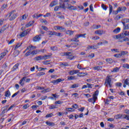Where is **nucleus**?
<instances>
[{
	"label": "nucleus",
	"instance_id": "27",
	"mask_svg": "<svg viewBox=\"0 0 129 129\" xmlns=\"http://www.w3.org/2000/svg\"><path fill=\"white\" fill-rule=\"evenodd\" d=\"M66 110L67 111H70L71 112H73L74 111H75V109H74V108H66Z\"/></svg>",
	"mask_w": 129,
	"mask_h": 129
},
{
	"label": "nucleus",
	"instance_id": "28",
	"mask_svg": "<svg viewBox=\"0 0 129 129\" xmlns=\"http://www.w3.org/2000/svg\"><path fill=\"white\" fill-rule=\"evenodd\" d=\"M23 44V43L22 42H19V43H18L16 45L15 48H14V50H17V49H18V48H20V46H22V45Z\"/></svg>",
	"mask_w": 129,
	"mask_h": 129
},
{
	"label": "nucleus",
	"instance_id": "38",
	"mask_svg": "<svg viewBox=\"0 0 129 129\" xmlns=\"http://www.w3.org/2000/svg\"><path fill=\"white\" fill-rule=\"evenodd\" d=\"M79 87V84H74L72 85L71 88H76Z\"/></svg>",
	"mask_w": 129,
	"mask_h": 129
},
{
	"label": "nucleus",
	"instance_id": "42",
	"mask_svg": "<svg viewBox=\"0 0 129 129\" xmlns=\"http://www.w3.org/2000/svg\"><path fill=\"white\" fill-rule=\"evenodd\" d=\"M41 23L42 24H44L45 25H47L48 24V22L45 19H41L40 20Z\"/></svg>",
	"mask_w": 129,
	"mask_h": 129
},
{
	"label": "nucleus",
	"instance_id": "15",
	"mask_svg": "<svg viewBox=\"0 0 129 129\" xmlns=\"http://www.w3.org/2000/svg\"><path fill=\"white\" fill-rule=\"evenodd\" d=\"M86 75H87V73H80L79 72V74H77V76H79V77H83L84 76H86Z\"/></svg>",
	"mask_w": 129,
	"mask_h": 129
},
{
	"label": "nucleus",
	"instance_id": "2",
	"mask_svg": "<svg viewBox=\"0 0 129 129\" xmlns=\"http://www.w3.org/2000/svg\"><path fill=\"white\" fill-rule=\"evenodd\" d=\"M8 16L9 18V21H14V20L17 18V13H16V10H13L10 12L6 16V17Z\"/></svg>",
	"mask_w": 129,
	"mask_h": 129
},
{
	"label": "nucleus",
	"instance_id": "57",
	"mask_svg": "<svg viewBox=\"0 0 129 129\" xmlns=\"http://www.w3.org/2000/svg\"><path fill=\"white\" fill-rule=\"evenodd\" d=\"M56 29L61 31H63V30H64V28H63V27L62 26H57Z\"/></svg>",
	"mask_w": 129,
	"mask_h": 129
},
{
	"label": "nucleus",
	"instance_id": "55",
	"mask_svg": "<svg viewBox=\"0 0 129 129\" xmlns=\"http://www.w3.org/2000/svg\"><path fill=\"white\" fill-rule=\"evenodd\" d=\"M123 34L124 37L125 36H129V31H125L123 32Z\"/></svg>",
	"mask_w": 129,
	"mask_h": 129
},
{
	"label": "nucleus",
	"instance_id": "53",
	"mask_svg": "<svg viewBox=\"0 0 129 129\" xmlns=\"http://www.w3.org/2000/svg\"><path fill=\"white\" fill-rule=\"evenodd\" d=\"M88 57L90 58V59H92V58L94 57V53H91L89 54Z\"/></svg>",
	"mask_w": 129,
	"mask_h": 129
},
{
	"label": "nucleus",
	"instance_id": "30",
	"mask_svg": "<svg viewBox=\"0 0 129 129\" xmlns=\"http://www.w3.org/2000/svg\"><path fill=\"white\" fill-rule=\"evenodd\" d=\"M47 34L48 35H49V36H54L55 35V31H47Z\"/></svg>",
	"mask_w": 129,
	"mask_h": 129
},
{
	"label": "nucleus",
	"instance_id": "56",
	"mask_svg": "<svg viewBox=\"0 0 129 129\" xmlns=\"http://www.w3.org/2000/svg\"><path fill=\"white\" fill-rule=\"evenodd\" d=\"M129 78L126 79L124 82V84H125L126 85H129Z\"/></svg>",
	"mask_w": 129,
	"mask_h": 129
},
{
	"label": "nucleus",
	"instance_id": "62",
	"mask_svg": "<svg viewBox=\"0 0 129 129\" xmlns=\"http://www.w3.org/2000/svg\"><path fill=\"white\" fill-rule=\"evenodd\" d=\"M53 116V113H50L48 114L45 116V117L48 118V117H52Z\"/></svg>",
	"mask_w": 129,
	"mask_h": 129
},
{
	"label": "nucleus",
	"instance_id": "9",
	"mask_svg": "<svg viewBox=\"0 0 129 129\" xmlns=\"http://www.w3.org/2000/svg\"><path fill=\"white\" fill-rule=\"evenodd\" d=\"M9 29V25L6 24L4 25L2 28L1 29L0 31H1L2 33H4L6 30H8Z\"/></svg>",
	"mask_w": 129,
	"mask_h": 129
},
{
	"label": "nucleus",
	"instance_id": "6",
	"mask_svg": "<svg viewBox=\"0 0 129 129\" xmlns=\"http://www.w3.org/2000/svg\"><path fill=\"white\" fill-rule=\"evenodd\" d=\"M67 9H68L69 10H72L73 11H76L77 10V7L74 6H72L71 5L67 3Z\"/></svg>",
	"mask_w": 129,
	"mask_h": 129
},
{
	"label": "nucleus",
	"instance_id": "23",
	"mask_svg": "<svg viewBox=\"0 0 129 129\" xmlns=\"http://www.w3.org/2000/svg\"><path fill=\"white\" fill-rule=\"evenodd\" d=\"M77 35L78 36V38H86V33H84V34H77Z\"/></svg>",
	"mask_w": 129,
	"mask_h": 129
},
{
	"label": "nucleus",
	"instance_id": "13",
	"mask_svg": "<svg viewBox=\"0 0 129 129\" xmlns=\"http://www.w3.org/2000/svg\"><path fill=\"white\" fill-rule=\"evenodd\" d=\"M9 51L7 50L6 51L2 52L0 54V61L2 60L4 57L6 56V55H7V53H8Z\"/></svg>",
	"mask_w": 129,
	"mask_h": 129
},
{
	"label": "nucleus",
	"instance_id": "39",
	"mask_svg": "<svg viewBox=\"0 0 129 129\" xmlns=\"http://www.w3.org/2000/svg\"><path fill=\"white\" fill-rule=\"evenodd\" d=\"M31 55H37V54H38V50L37 49H35L34 50H33L31 52Z\"/></svg>",
	"mask_w": 129,
	"mask_h": 129
},
{
	"label": "nucleus",
	"instance_id": "60",
	"mask_svg": "<svg viewBox=\"0 0 129 129\" xmlns=\"http://www.w3.org/2000/svg\"><path fill=\"white\" fill-rule=\"evenodd\" d=\"M123 30H129V24H126V25L123 27Z\"/></svg>",
	"mask_w": 129,
	"mask_h": 129
},
{
	"label": "nucleus",
	"instance_id": "58",
	"mask_svg": "<svg viewBox=\"0 0 129 129\" xmlns=\"http://www.w3.org/2000/svg\"><path fill=\"white\" fill-rule=\"evenodd\" d=\"M123 68H126L127 69H129V64L127 63L123 64Z\"/></svg>",
	"mask_w": 129,
	"mask_h": 129
},
{
	"label": "nucleus",
	"instance_id": "1",
	"mask_svg": "<svg viewBox=\"0 0 129 129\" xmlns=\"http://www.w3.org/2000/svg\"><path fill=\"white\" fill-rule=\"evenodd\" d=\"M104 85L106 87L111 88L112 87V83H111V76L108 75L105 80Z\"/></svg>",
	"mask_w": 129,
	"mask_h": 129
},
{
	"label": "nucleus",
	"instance_id": "21",
	"mask_svg": "<svg viewBox=\"0 0 129 129\" xmlns=\"http://www.w3.org/2000/svg\"><path fill=\"white\" fill-rule=\"evenodd\" d=\"M118 9L119 12H124L126 11V7H118Z\"/></svg>",
	"mask_w": 129,
	"mask_h": 129
},
{
	"label": "nucleus",
	"instance_id": "16",
	"mask_svg": "<svg viewBox=\"0 0 129 129\" xmlns=\"http://www.w3.org/2000/svg\"><path fill=\"white\" fill-rule=\"evenodd\" d=\"M33 60L34 61H40V60H43V56L42 55H39L34 58Z\"/></svg>",
	"mask_w": 129,
	"mask_h": 129
},
{
	"label": "nucleus",
	"instance_id": "33",
	"mask_svg": "<svg viewBox=\"0 0 129 129\" xmlns=\"http://www.w3.org/2000/svg\"><path fill=\"white\" fill-rule=\"evenodd\" d=\"M54 36H57V37H62L63 34H62L61 33H57V32H55Z\"/></svg>",
	"mask_w": 129,
	"mask_h": 129
},
{
	"label": "nucleus",
	"instance_id": "11",
	"mask_svg": "<svg viewBox=\"0 0 129 129\" xmlns=\"http://www.w3.org/2000/svg\"><path fill=\"white\" fill-rule=\"evenodd\" d=\"M58 5V1L57 0H55L54 1H52L50 5H49V7L50 8H53V7H55V6H57Z\"/></svg>",
	"mask_w": 129,
	"mask_h": 129
},
{
	"label": "nucleus",
	"instance_id": "22",
	"mask_svg": "<svg viewBox=\"0 0 129 129\" xmlns=\"http://www.w3.org/2000/svg\"><path fill=\"white\" fill-rule=\"evenodd\" d=\"M120 32V28L117 27L113 31V33L114 34H118Z\"/></svg>",
	"mask_w": 129,
	"mask_h": 129
},
{
	"label": "nucleus",
	"instance_id": "41",
	"mask_svg": "<svg viewBox=\"0 0 129 129\" xmlns=\"http://www.w3.org/2000/svg\"><path fill=\"white\" fill-rule=\"evenodd\" d=\"M128 52L126 51H121L120 53L121 54V56H124L125 55H126V54H128Z\"/></svg>",
	"mask_w": 129,
	"mask_h": 129
},
{
	"label": "nucleus",
	"instance_id": "50",
	"mask_svg": "<svg viewBox=\"0 0 129 129\" xmlns=\"http://www.w3.org/2000/svg\"><path fill=\"white\" fill-rule=\"evenodd\" d=\"M60 8H61V9H64L65 10V9L67 8V5H66V6H65V4L63 3L61 5L59 6Z\"/></svg>",
	"mask_w": 129,
	"mask_h": 129
},
{
	"label": "nucleus",
	"instance_id": "63",
	"mask_svg": "<svg viewBox=\"0 0 129 129\" xmlns=\"http://www.w3.org/2000/svg\"><path fill=\"white\" fill-rule=\"evenodd\" d=\"M92 40H99V36H93L92 37Z\"/></svg>",
	"mask_w": 129,
	"mask_h": 129
},
{
	"label": "nucleus",
	"instance_id": "61",
	"mask_svg": "<svg viewBox=\"0 0 129 129\" xmlns=\"http://www.w3.org/2000/svg\"><path fill=\"white\" fill-rule=\"evenodd\" d=\"M49 109H54L55 108H56V106L54 105H51V106H50L49 107Z\"/></svg>",
	"mask_w": 129,
	"mask_h": 129
},
{
	"label": "nucleus",
	"instance_id": "14",
	"mask_svg": "<svg viewBox=\"0 0 129 129\" xmlns=\"http://www.w3.org/2000/svg\"><path fill=\"white\" fill-rule=\"evenodd\" d=\"M52 56V54L49 55H44L42 56V60H47V59H50Z\"/></svg>",
	"mask_w": 129,
	"mask_h": 129
},
{
	"label": "nucleus",
	"instance_id": "47",
	"mask_svg": "<svg viewBox=\"0 0 129 129\" xmlns=\"http://www.w3.org/2000/svg\"><path fill=\"white\" fill-rule=\"evenodd\" d=\"M34 21H32V23H31V22H30L29 23L26 25V28H29V27H31V26H32V24H34Z\"/></svg>",
	"mask_w": 129,
	"mask_h": 129
},
{
	"label": "nucleus",
	"instance_id": "52",
	"mask_svg": "<svg viewBox=\"0 0 129 129\" xmlns=\"http://www.w3.org/2000/svg\"><path fill=\"white\" fill-rule=\"evenodd\" d=\"M101 8H102L103 10H104V11H106V10H107V7H106L104 4L101 5Z\"/></svg>",
	"mask_w": 129,
	"mask_h": 129
},
{
	"label": "nucleus",
	"instance_id": "5",
	"mask_svg": "<svg viewBox=\"0 0 129 129\" xmlns=\"http://www.w3.org/2000/svg\"><path fill=\"white\" fill-rule=\"evenodd\" d=\"M71 52H63V56H68V59H70V60H72L74 59V56H72L70 55L71 54Z\"/></svg>",
	"mask_w": 129,
	"mask_h": 129
},
{
	"label": "nucleus",
	"instance_id": "48",
	"mask_svg": "<svg viewBox=\"0 0 129 129\" xmlns=\"http://www.w3.org/2000/svg\"><path fill=\"white\" fill-rule=\"evenodd\" d=\"M106 61L108 62V63H109V64H111L112 63V59L111 58H106Z\"/></svg>",
	"mask_w": 129,
	"mask_h": 129
},
{
	"label": "nucleus",
	"instance_id": "7",
	"mask_svg": "<svg viewBox=\"0 0 129 129\" xmlns=\"http://www.w3.org/2000/svg\"><path fill=\"white\" fill-rule=\"evenodd\" d=\"M28 34V32L27 30L24 31L20 33V34L19 35V37L21 38H24V37H25V36H27Z\"/></svg>",
	"mask_w": 129,
	"mask_h": 129
},
{
	"label": "nucleus",
	"instance_id": "18",
	"mask_svg": "<svg viewBox=\"0 0 129 129\" xmlns=\"http://www.w3.org/2000/svg\"><path fill=\"white\" fill-rule=\"evenodd\" d=\"M20 66V64L19 63H16L15 65L14 66V67L12 68V71H16L17 69H19V66Z\"/></svg>",
	"mask_w": 129,
	"mask_h": 129
},
{
	"label": "nucleus",
	"instance_id": "3",
	"mask_svg": "<svg viewBox=\"0 0 129 129\" xmlns=\"http://www.w3.org/2000/svg\"><path fill=\"white\" fill-rule=\"evenodd\" d=\"M30 80H31L30 78L27 79V77H24L20 81L19 84H20L21 86H24V85H25V82H24V81H26V82L28 83V82H30Z\"/></svg>",
	"mask_w": 129,
	"mask_h": 129
},
{
	"label": "nucleus",
	"instance_id": "25",
	"mask_svg": "<svg viewBox=\"0 0 129 129\" xmlns=\"http://www.w3.org/2000/svg\"><path fill=\"white\" fill-rule=\"evenodd\" d=\"M74 33V31L71 30H68L66 31L67 35H70V36H72Z\"/></svg>",
	"mask_w": 129,
	"mask_h": 129
},
{
	"label": "nucleus",
	"instance_id": "54",
	"mask_svg": "<svg viewBox=\"0 0 129 129\" xmlns=\"http://www.w3.org/2000/svg\"><path fill=\"white\" fill-rule=\"evenodd\" d=\"M109 15L112 13V6L111 5H109Z\"/></svg>",
	"mask_w": 129,
	"mask_h": 129
},
{
	"label": "nucleus",
	"instance_id": "4",
	"mask_svg": "<svg viewBox=\"0 0 129 129\" xmlns=\"http://www.w3.org/2000/svg\"><path fill=\"white\" fill-rule=\"evenodd\" d=\"M41 34L37 35L33 37V42H34L35 43H37V42H40L41 41L42 38Z\"/></svg>",
	"mask_w": 129,
	"mask_h": 129
},
{
	"label": "nucleus",
	"instance_id": "46",
	"mask_svg": "<svg viewBox=\"0 0 129 129\" xmlns=\"http://www.w3.org/2000/svg\"><path fill=\"white\" fill-rule=\"evenodd\" d=\"M30 107V105H29V104H25V105L23 106L22 108H23V109H27V108H28V107Z\"/></svg>",
	"mask_w": 129,
	"mask_h": 129
},
{
	"label": "nucleus",
	"instance_id": "64",
	"mask_svg": "<svg viewBox=\"0 0 129 129\" xmlns=\"http://www.w3.org/2000/svg\"><path fill=\"white\" fill-rule=\"evenodd\" d=\"M123 22H125V23H129V19L124 18L122 20Z\"/></svg>",
	"mask_w": 129,
	"mask_h": 129
},
{
	"label": "nucleus",
	"instance_id": "59",
	"mask_svg": "<svg viewBox=\"0 0 129 129\" xmlns=\"http://www.w3.org/2000/svg\"><path fill=\"white\" fill-rule=\"evenodd\" d=\"M31 54V49L29 50V51H27L25 53L26 57H28V56H30V54Z\"/></svg>",
	"mask_w": 129,
	"mask_h": 129
},
{
	"label": "nucleus",
	"instance_id": "32",
	"mask_svg": "<svg viewBox=\"0 0 129 129\" xmlns=\"http://www.w3.org/2000/svg\"><path fill=\"white\" fill-rule=\"evenodd\" d=\"M119 69H120V68L116 67L113 69V71H112L111 72H118L119 71Z\"/></svg>",
	"mask_w": 129,
	"mask_h": 129
},
{
	"label": "nucleus",
	"instance_id": "10",
	"mask_svg": "<svg viewBox=\"0 0 129 129\" xmlns=\"http://www.w3.org/2000/svg\"><path fill=\"white\" fill-rule=\"evenodd\" d=\"M77 73H79V70H72L69 72V74L70 75H74L75 74H77Z\"/></svg>",
	"mask_w": 129,
	"mask_h": 129
},
{
	"label": "nucleus",
	"instance_id": "45",
	"mask_svg": "<svg viewBox=\"0 0 129 129\" xmlns=\"http://www.w3.org/2000/svg\"><path fill=\"white\" fill-rule=\"evenodd\" d=\"M100 27H101V26H100V25H94L93 26V29H99V28H100Z\"/></svg>",
	"mask_w": 129,
	"mask_h": 129
},
{
	"label": "nucleus",
	"instance_id": "8",
	"mask_svg": "<svg viewBox=\"0 0 129 129\" xmlns=\"http://www.w3.org/2000/svg\"><path fill=\"white\" fill-rule=\"evenodd\" d=\"M95 34L97 35H103V34H105V31L103 30H98L95 31Z\"/></svg>",
	"mask_w": 129,
	"mask_h": 129
},
{
	"label": "nucleus",
	"instance_id": "43",
	"mask_svg": "<svg viewBox=\"0 0 129 129\" xmlns=\"http://www.w3.org/2000/svg\"><path fill=\"white\" fill-rule=\"evenodd\" d=\"M114 118H115V119H120L121 118V114H117V115H115Z\"/></svg>",
	"mask_w": 129,
	"mask_h": 129
},
{
	"label": "nucleus",
	"instance_id": "20",
	"mask_svg": "<svg viewBox=\"0 0 129 129\" xmlns=\"http://www.w3.org/2000/svg\"><path fill=\"white\" fill-rule=\"evenodd\" d=\"M45 123L46 124H47V125H49V126H54V125H55V123L53 122H49L48 121H46Z\"/></svg>",
	"mask_w": 129,
	"mask_h": 129
},
{
	"label": "nucleus",
	"instance_id": "17",
	"mask_svg": "<svg viewBox=\"0 0 129 129\" xmlns=\"http://www.w3.org/2000/svg\"><path fill=\"white\" fill-rule=\"evenodd\" d=\"M78 36H77V34L75 36V37L72 38L71 40V42H79V40H78L79 38H78Z\"/></svg>",
	"mask_w": 129,
	"mask_h": 129
},
{
	"label": "nucleus",
	"instance_id": "24",
	"mask_svg": "<svg viewBox=\"0 0 129 129\" xmlns=\"http://www.w3.org/2000/svg\"><path fill=\"white\" fill-rule=\"evenodd\" d=\"M5 96H6V97H10V96H11V92L10 90H8L5 92Z\"/></svg>",
	"mask_w": 129,
	"mask_h": 129
},
{
	"label": "nucleus",
	"instance_id": "36",
	"mask_svg": "<svg viewBox=\"0 0 129 129\" xmlns=\"http://www.w3.org/2000/svg\"><path fill=\"white\" fill-rule=\"evenodd\" d=\"M119 42L122 43V42H129V39L127 37L123 38L122 40H120Z\"/></svg>",
	"mask_w": 129,
	"mask_h": 129
},
{
	"label": "nucleus",
	"instance_id": "40",
	"mask_svg": "<svg viewBox=\"0 0 129 129\" xmlns=\"http://www.w3.org/2000/svg\"><path fill=\"white\" fill-rule=\"evenodd\" d=\"M72 107L73 108H75V109H77V108H79V105L77 104H74L72 105Z\"/></svg>",
	"mask_w": 129,
	"mask_h": 129
},
{
	"label": "nucleus",
	"instance_id": "31",
	"mask_svg": "<svg viewBox=\"0 0 129 129\" xmlns=\"http://www.w3.org/2000/svg\"><path fill=\"white\" fill-rule=\"evenodd\" d=\"M59 66L61 67H64L65 66H68V63L67 62H60Z\"/></svg>",
	"mask_w": 129,
	"mask_h": 129
},
{
	"label": "nucleus",
	"instance_id": "34",
	"mask_svg": "<svg viewBox=\"0 0 129 129\" xmlns=\"http://www.w3.org/2000/svg\"><path fill=\"white\" fill-rule=\"evenodd\" d=\"M43 75H45V73L40 72L36 74V76H37L38 77H41V76H43Z\"/></svg>",
	"mask_w": 129,
	"mask_h": 129
},
{
	"label": "nucleus",
	"instance_id": "19",
	"mask_svg": "<svg viewBox=\"0 0 129 129\" xmlns=\"http://www.w3.org/2000/svg\"><path fill=\"white\" fill-rule=\"evenodd\" d=\"M124 38V35H123V33H121L118 35H116V39H123Z\"/></svg>",
	"mask_w": 129,
	"mask_h": 129
},
{
	"label": "nucleus",
	"instance_id": "49",
	"mask_svg": "<svg viewBox=\"0 0 129 129\" xmlns=\"http://www.w3.org/2000/svg\"><path fill=\"white\" fill-rule=\"evenodd\" d=\"M7 7H8L7 5L4 4L3 5V6L1 7V11H4L5 9L7 8Z\"/></svg>",
	"mask_w": 129,
	"mask_h": 129
},
{
	"label": "nucleus",
	"instance_id": "29",
	"mask_svg": "<svg viewBox=\"0 0 129 129\" xmlns=\"http://www.w3.org/2000/svg\"><path fill=\"white\" fill-rule=\"evenodd\" d=\"M19 54H20V51L19 50H15L13 53V56L14 57H17V56L19 55Z\"/></svg>",
	"mask_w": 129,
	"mask_h": 129
},
{
	"label": "nucleus",
	"instance_id": "51",
	"mask_svg": "<svg viewBox=\"0 0 129 129\" xmlns=\"http://www.w3.org/2000/svg\"><path fill=\"white\" fill-rule=\"evenodd\" d=\"M96 47V46H90V45H89L88 46V49H92L93 50H94L95 49H96V48H95Z\"/></svg>",
	"mask_w": 129,
	"mask_h": 129
},
{
	"label": "nucleus",
	"instance_id": "44",
	"mask_svg": "<svg viewBox=\"0 0 129 129\" xmlns=\"http://www.w3.org/2000/svg\"><path fill=\"white\" fill-rule=\"evenodd\" d=\"M121 16H119V15H117L115 18L114 20L115 21H118V20H120V19H121Z\"/></svg>",
	"mask_w": 129,
	"mask_h": 129
},
{
	"label": "nucleus",
	"instance_id": "12",
	"mask_svg": "<svg viewBox=\"0 0 129 129\" xmlns=\"http://www.w3.org/2000/svg\"><path fill=\"white\" fill-rule=\"evenodd\" d=\"M62 81V79H58L57 80H53L51 82L52 83L54 84V85H56V84H58V83H60Z\"/></svg>",
	"mask_w": 129,
	"mask_h": 129
},
{
	"label": "nucleus",
	"instance_id": "35",
	"mask_svg": "<svg viewBox=\"0 0 129 129\" xmlns=\"http://www.w3.org/2000/svg\"><path fill=\"white\" fill-rule=\"evenodd\" d=\"M79 45L80 44L77 43H71V46L74 48H76V47H77V46H79Z\"/></svg>",
	"mask_w": 129,
	"mask_h": 129
},
{
	"label": "nucleus",
	"instance_id": "37",
	"mask_svg": "<svg viewBox=\"0 0 129 129\" xmlns=\"http://www.w3.org/2000/svg\"><path fill=\"white\" fill-rule=\"evenodd\" d=\"M68 80H75V76H68Z\"/></svg>",
	"mask_w": 129,
	"mask_h": 129
},
{
	"label": "nucleus",
	"instance_id": "26",
	"mask_svg": "<svg viewBox=\"0 0 129 129\" xmlns=\"http://www.w3.org/2000/svg\"><path fill=\"white\" fill-rule=\"evenodd\" d=\"M93 69L94 70H97V71H98V70H101V69H102V67L100 66L95 67L93 68Z\"/></svg>",
	"mask_w": 129,
	"mask_h": 129
}]
</instances>
